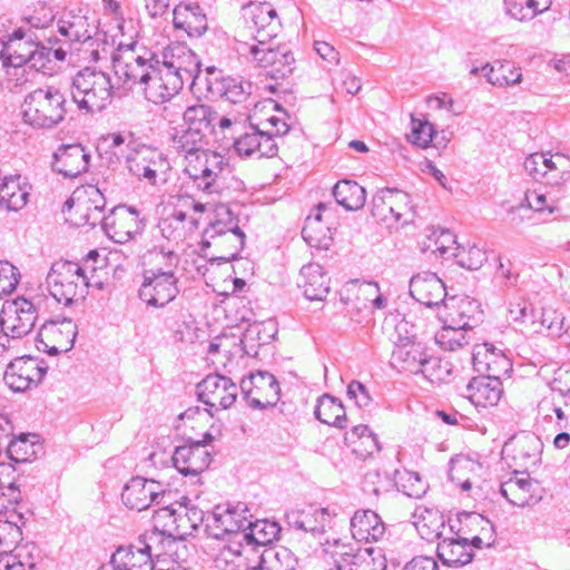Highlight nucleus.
I'll return each mask as SVG.
<instances>
[{
    "label": "nucleus",
    "mask_w": 570,
    "mask_h": 570,
    "mask_svg": "<svg viewBox=\"0 0 570 570\" xmlns=\"http://www.w3.org/2000/svg\"><path fill=\"white\" fill-rule=\"evenodd\" d=\"M58 41L49 38V46H46L30 27H19L6 41L0 42L1 67H11L16 72L26 65L36 70H51L49 65L52 61H65L67 56V50L62 47L55 48Z\"/></svg>",
    "instance_id": "nucleus-1"
},
{
    "label": "nucleus",
    "mask_w": 570,
    "mask_h": 570,
    "mask_svg": "<svg viewBox=\"0 0 570 570\" xmlns=\"http://www.w3.org/2000/svg\"><path fill=\"white\" fill-rule=\"evenodd\" d=\"M165 259V266H151L144 271V281L139 288V298L148 306L164 307L173 302L179 293L177 277L174 269L179 263V257L174 250L157 248L145 255V263L151 264Z\"/></svg>",
    "instance_id": "nucleus-2"
},
{
    "label": "nucleus",
    "mask_w": 570,
    "mask_h": 570,
    "mask_svg": "<svg viewBox=\"0 0 570 570\" xmlns=\"http://www.w3.org/2000/svg\"><path fill=\"white\" fill-rule=\"evenodd\" d=\"M393 365L400 371H407L413 374H423L430 381H442L443 373L450 374L449 364L442 365V361L428 354L422 342L416 335L396 338L392 353Z\"/></svg>",
    "instance_id": "nucleus-3"
},
{
    "label": "nucleus",
    "mask_w": 570,
    "mask_h": 570,
    "mask_svg": "<svg viewBox=\"0 0 570 570\" xmlns=\"http://www.w3.org/2000/svg\"><path fill=\"white\" fill-rule=\"evenodd\" d=\"M66 97L58 88L48 86L28 94L22 104L23 120L35 128L50 129L66 117Z\"/></svg>",
    "instance_id": "nucleus-4"
},
{
    "label": "nucleus",
    "mask_w": 570,
    "mask_h": 570,
    "mask_svg": "<svg viewBox=\"0 0 570 570\" xmlns=\"http://www.w3.org/2000/svg\"><path fill=\"white\" fill-rule=\"evenodd\" d=\"M111 78L95 68H83L72 79L71 96L79 109L87 112L101 111L112 99Z\"/></svg>",
    "instance_id": "nucleus-5"
},
{
    "label": "nucleus",
    "mask_w": 570,
    "mask_h": 570,
    "mask_svg": "<svg viewBox=\"0 0 570 570\" xmlns=\"http://www.w3.org/2000/svg\"><path fill=\"white\" fill-rule=\"evenodd\" d=\"M48 286L58 303L69 306L85 301L89 279L79 264L57 262L48 274Z\"/></svg>",
    "instance_id": "nucleus-6"
},
{
    "label": "nucleus",
    "mask_w": 570,
    "mask_h": 570,
    "mask_svg": "<svg viewBox=\"0 0 570 570\" xmlns=\"http://www.w3.org/2000/svg\"><path fill=\"white\" fill-rule=\"evenodd\" d=\"M37 318V307L23 297L3 304L0 313V347H3V353L12 347L13 342L32 331Z\"/></svg>",
    "instance_id": "nucleus-7"
},
{
    "label": "nucleus",
    "mask_w": 570,
    "mask_h": 570,
    "mask_svg": "<svg viewBox=\"0 0 570 570\" xmlns=\"http://www.w3.org/2000/svg\"><path fill=\"white\" fill-rule=\"evenodd\" d=\"M185 165L184 171L198 189L207 195L222 194L226 187V175L230 174L224 156L205 149Z\"/></svg>",
    "instance_id": "nucleus-8"
},
{
    "label": "nucleus",
    "mask_w": 570,
    "mask_h": 570,
    "mask_svg": "<svg viewBox=\"0 0 570 570\" xmlns=\"http://www.w3.org/2000/svg\"><path fill=\"white\" fill-rule=\"evenodd\" d=\"M161 68L180 81V88L185 83L194 88L205 79L202 77L200 60L189 48L179 43L170 45L164 50Z\"/></svg>",
    "instance_id": "nucleus-9"
},
{
    "label": "nucleus",
    "mask_w": 570,
    "mask_h": 570,
    "mask_svg": "<svg viewBox=\"0 0 570 570\" xmlns=\"http://www.w3.org/2000/svg\"><path fill=\"white\" fill-rule=\"evenodd\" d=\"M198 400L205 404L206 412L214 417L216 412L229 409L236 401L238 386L227 376L208 374L196 385Z\"/></svg>",
    "instance_id": "nucleus-10"
},
{
    "label": "nucleus",
    "mask_w": 570,
    "mask_h": 570,
    "mask_svg": "<svg viewBox=\"0 0 570 570\" xmlns=\"http://www.w3.org/2000/svg\"><path fill=\"white\" fill-rule=\"evenodd\" d=\"M245 512L246 507L243 503L235 507L216 505L213 511L207 512L206 532L215 539H224L226 535L234 534L239 538L242 543V534L249 525Z\"/></svg>",
    "instance_id": "nucleus-11"
},
{
    "label": "nucleus",
    "mask_w": 570,
    "mask_h": 570,
    "mask_svg": "<svg viewBox=\"0 0 570 570\" xmlns=\"http://www.w3.org/2000/svg\"><path fill=\"white\" fill-rule=\"evenodd\" d=\"M244 19L247 28L257 42L255 46H266L281 30V20L275 8L269 2H250L244 7Z\"/></svg>",
    "instance_id": "nucleus-12"
},
{
    "label": "nucleus",
    "mask_w": 570,
    "mask_h": 570,
    "mask_svg": "<svg viewBox=\"0 0 570 570\" xmlns=\"http://www.w3.org/2000/svg\"><path fill=\"white\" fill-rule=\"evenodd\" d=\"M78 333L77 324L70 318L46 322L37 335V348L49 355L69 352Z\"/></svg>",
    "instance_id": "nucleus-13"
},
{
    "label": "nucleus",
    "mask_w": 570,
    "mask_h": 570,
    "mask_svg": "<svg viewBox=\"0 0 570 570\" xmlns=\"http://www.w3.org/2000/svg\"><path fill=\"white\" fill-rule=\"evenodd\" d=\"M244 399L252 409L265 410L277 404L281 387L276 377L269 372L258 371L248 380L242 381Z\"/></svg>",
    "instance_id": "nucleus-14"
},
{
    "label": "nucleus",
    "mask_w": 570,
    "mask_h": 570,
    "mask_svg": "<svg viewBox=\"0 0 570 570\" xmlns=\"http://www.w3.org/2000/svg\"><path fill=\"white\" fill-rule=\"evenodd\" d=\"M48 371L43 361L31 356L18 357L7 365L3 381L13 392H24L37 386Z\"/></svg>",
    "instance_id": "nucleus-15"
},
{
    "label": "nucleus",
    "mask_w": 570,
    "mask_h": 570,
    "mask_svg": "<svg viewBox=\"0 0 570 570\" xmlns=\"http://www.w3.org/2000/svg\"><path fill=\"white\" fill-rule=\"evenodd\" d=\"M166 494L167 492L163 489L161 483L153 479L134 476L124 487L121 500L130 510L142 511L153 503L165 502Z\"/></svg>",
    "instance_id": "nucleus-16"
},
{
    "label": "nucleus",
    "mask_w": 570,
    "mask_h": 570,
    "mask_svg": "<svg viewBox=\"0 0 570 570\" xmlns=\"http://www.w3.org/2000/svg\"><path fill=\"white\" fill-rule=\"evenodd\" d=\"M542 448L543 444L538 435L523 432L513 435L504 443L502 454L511 458L515 466L527 471L540 462Z\"/></svg>",
    "instance_id": "nucleus-17"
},
{
    "label": "nucleus",
    "mask_w": 570,
    "mask_h": 570,
    "mask_svg": "<svg viewBox=\"0 0 570 570\" xmlns=\"http://www.w3.org/2000/svg\"><path fill=\"white\" fill-rule=\"evenodd\" d=\"M409 203V194L397 189L384 188L373 196L371 214L377 222L392 227L401 220Z\"/></svg>",
    "instance_id": "nucleus-18"
},
{
    "label": "nucleus",
    "mask_w": 570,
    "mask_h": 570,
    "mask_svg": "<svg viewBox=\"0 0 570 570\" xmlns=\"http://www.w3.org/2000/svg\"><path fill=\"white\" fill-rule=\"evenodd\" d=\"M480 304L470 297H449L441 311H438V317L443 324L459 326L472 331L481 318Z\"/></svg>",
    "instance_id": "nucleus-19"
},
{
    "label": "nucleus",
    "mask_w": 570,
    "mask_h": 570,
    "mask_svg": "<svg viewBox=\"0 0 570 570\" xmlns=\"http://www.w3.org/2000/svg\"><path fill=\"white\" fill-rule=\"evenodd\" d=\"M249 55L258 66L269 68L268 73L274 79H285L295 69V59L286 47L250 46Z\"/></svg>",
    "instance_id": "nucleus-20"
},
{
    "label": "nucleus",
    "mask_w": 570,
    "mask_h": 570,
    "mask_svg": "<svg viewBox=\"0 0 570 570\" xmlns=\"http://www.w3.org/2000/svg\"><path fill=\"white\" fill-rule=\"evenodd\" d=\"M126 164L134 176L146 179L151 185L156 184L158 174L168 167L163 154L149 147L131 150L126 155Z\"/></svg>",
    "instance_id": "nucleus-21"
},
{
    "label": "nucleus",
    "mask_w": 570,
    "mask_h": 570,
    "mask_svg": "<svg viewBox=\"0 0 570 570\" xmlns=\"http://www.w3.org/2000/svg\"><path fill=\"white\" fill-rule=\"evenodd\" d=\"M410 294L419 303L428 307H438L441 311L446 297L443 281L432 272L419 273L410 279Z\"/></svg>",
    "instance_id": "nucleus-22"
},
{
    "label": "nucleus",
    "mask_w": 570,
    "mask_h": 570,
    "mask_svg": "<svg viewBox=\"0 0 570 570\" xmlns=\"http://www.w3.org/2000/svg\"><path fill=\"white\" fill-rule=\"evenodd\" d=\"M249 132L230 137V145L240 157H250L256 155L258 158H272L278 153V144L272 138L271 132H264L256 127H252Z\"/></svg>",
    "instance_id": "nucleus-23"
},
{
    "label": "nucleus",
    "mask_w": 570,
    "mask_h": 570,
    "mask_svg": "<svg viewBox=\"0 0 570 570\" xmlns=\"http://www.w3.org/2000/svg\"><path fill=\"white\" fill-rule=\"evenodd\" d=\"M171 459L179 473L196 476L209 466L210 453L203 441L177 446Z\"/></svg>",
    "instance_id": "nucleus-24"
},
{
    "label": "nucleus",
    "mask_w": 570,
    "mask_h": 570,
    "mask_svg": "<svg viewBox=\"0 0 570 570\" xmlns=\"http://www.w3.org/2000/svg\"><path fill=\"white\" fill-rule=\"evenodd\" d=\"M90 154L82 145H61L53 154L52 169L63 177L76 178L88 170Z\"/></svg>",
    "instance_id": "nucleus-25"
},
{
    "label": "nucleus",
    "mask_w": 570,
    "mask_h": 570,
    "mask_svg": "<svg viewBox=\"0 0 570 570\" xmlns=\"http://www.w3.org/2000/svg\"><path fill=\"white\" fill-rule=\"evenodd\" d=\"M537 483L530 480L527 471L514 470L512 475L501 481L500 493L514 507H528L534 504L539 498L534 494Z\"/></svg>",
    "instance_id": "nucleus-26"
},
{
    "label": "nucleus",
    "mask_w": 570,
    "mask_h": 570,
    "mask_svg": "<svg viewBox=\"0 0 570 570\" xmlns=\"http://www.w3.org/2000/svg\"><path fill=\"white\" fill-rule=\"evenodd\" d=\"M140 230L141 220L138 212L132 207L114 212L109 220H105V233L115 243L125 244L134 239Z\"/></svg>",
    "instance_id": "nucleus-27"
},
{
    "label": "nucleus",
    "mask_w": 570,
    "mask_h": 570,
    "mask_svg": "<svg viewBox=\"0 0 570 570\" xmlns=\"http://www.w3.org/2000/svg\"><path fill=\"white\" fill-rule=\"evenodd\" d=\"M335 515L328 508L309 507L307 510L291 512L287 520L293 528L317 535L333 528Z\"/></svg>",
    "instance_id": "nucleus-28"
},
{
    "label": "nucleus",
    "mask_w": 570,
    "mask_h": 570,
    "mask_svg": "<svg viewBox=\"0 0 570 570\" xmlns=\"http://www.w3.org/2000/svg\"><path fill=\"white\" fill-rule=\"evenodd\" d=\"M474 368L484 375L500 379L511 371L512 364L502 351L490 343L478 344L472 353Z\"/></svg>",
    "instance_id": "nucleus-29"
},
{
    "label": "nucleus",
    "mask_w": 570,
    "mask_h": 570,
    "mask_svg": "<svg viewBox=\"0 0 570 570\" xmlns=\"http://www.w3.org/2000/svg\"><path fill=\"white\" fill-rule=\"evenodd\" d=\"M175 29L185 31L188 37L199 38L208 29L207 16L196 2H180L173 10Z\"/></svg>",
    "instance_id": "nucleus-30"
},
{
    "label": "nucleus",
    "mask_w": 570,
    "mask_h": 570,
    "mask_svg": "<svg viewBox=\"0 0 570 570\" xmlns=\"http://www.w3.org/2000/svg\"><path fill=\"white\" fill-rule=\"evenodd\" d=\"M207 95L212 99L223 98L232 104H240L252 92L253 85L249 81L233 77H206L204 79Z\"/></svg>",
    "instance_id": "nucleus-31"
},
{
    "label": "nucleus",
    "mask_w": 570,
    "mask_h": 570,
    "mask_svg": "<svg viewBox=\"0 0 570 570\" xmlns=\"http://www.w3.org/2000/svg\"><path fill=\"white\" fill-rule=\"evenodd\" d=\"M466 397L476 406H494L503 394V386L500 379L493 375H480L470 380L466 385Z\"/></svg>",
    "instance_id": "nucleus-32"
},
{
    "label": "nucleus",
    "mask_w": 570,
    "mask_h": 570,
    "mask_svg": "<svg viewBox=\"0 0 570 570\" xmlns=\"http://www.w3.org/2000/svg\"><path fill=\"white\" fill-rule=\"evenodd\" d=\"M96 30L97 26L89 21L82 9L67 11L58 21L59 33L69 42H86Z\"/></svg>",
    "instance_id": "nucleus-33"
},
{
    "label": "nucleus",
    "mask_w": 570,
    "mask_h": 570,
    "mask_svg": "<svg viewBox=\"0 0 570 570\" xmlns=\"http://www.w3.org/2000/svg\"><path fill=\"white\" fill-rule=\"evenodd\" d=\"M154 563L140 538L128 547H119L110 560L114 570H153Z\"/></svg>",
    "instance_id": "nucleus-34"
},
{
    "label": "nucleus",
    "mask_w": 570,
    "mask_h": 570,
    "mask_svg": "<svg viewBox=\"0 0 570 570\" xmlns=\"http://www.w3.org/2000/svg\"><path fill=\"white\" fill-rule=\"evenodd\" d=\"M140 88L146 99L155 105L169 100L181 89L180 81L160 67L155 69L148 82H145Z\"/></svg>",
    "instance_id": "nucleus-35"
},
{
    "label": "nucleus",
    "mask_w": 570,
    "mask_h": 570,
    "mask_svg": "<svg viewBox=\"0 0 570 570\" xmlns=\"http://www.w3.org/2000/svg\"><path fill=\"white\" fill-rule=\"evenodd\" d=\"M158 63L159 61L154 59V55L150 58L137 56L131 61L116 65L115 72L119 79H122L125 86L132 88L138 85L141 87L145 82H148Z\"/></svg>",
    "instance_id": "nucleus-36"
},
{
    "label": "nucleus",
    "mask_w": 570,
    "mask_h": 570,
    "mask_svg": "<svg viewBox=\"0 0 570 570\" xmlns=\"http://www.w3.org/2000/svg\"><path fill=\"white\" fill-rule=\"evenodd\" d=\"M438 558L441 562L451 568H461L469 564L474 553L469 548V538H444L438 543Z\"/></svg>",
    "instance_id": "nucleus-37"
},
{
    "label": "nucleus",
    "mask_w": 570,
    "mask_h": 570,
    "mask_svg": "<svg viewBox=\"0 0 570 570\" xmlns=\"http://www.w3.org/2000/svg\"><path fill=\"white\" fill-rule=\"evenodd\" d=\"M385 524L372 510L356 511L351 518V532L356 541H379L385 534Z\"/></svg>",
    "instance_id": "nucleus-38"
},
{
    "label": "nucleus",
    "mask_w": 570,
    "mask_h": 570,
    "mask_svg": "<svg viewBox=\"0 0 570 570\" xmlns=\"http://www.w3.org/2000/svg\"><path fill=\"white\" fill-rule=\"evenodd\" d=\"M158 228L164 238L179 243L198 228V220L180 209H174L170 215L159 220Z\"/></svg>",
    "instance_id": "nucleus-39"
},
{
    "label": "nucleus",
    "mask_w": 570,
    "mask_h": 570,
    "mask_svg": "<svg viewBox=\"0 0 570 570\" xmlns=\"http://www.w3.org/2000/svg\"><path fill=\"white\" fill-rule=\"evenodd\" d=\"M298 286L309 301H323L330 292V282L320 264L311 263L301 268Z\"/></svg>",
    "instance_id": "nucleus-40"
},
{
    "label": "nucleus",
    "mask_w": 570,
    "mask_h": 570,
    "mask_svg": "<svg viewBox=\"0 0 570 570\" xmlns=\"http://www.w3.org/2000/svg\"><path fill=\"white\" fill-rule=\"evenodd\" d=\"M238 219L230 208L225 204H218L215 207V217L210 220L208 227L203 233L200 249L205 250L212 246V239L224 235L227 232L238 230Z\"/></svg>",
    "instance_id": "nucleus-41"
},
{
    "label": "nucleus",
    "mask_w": 570,
    "mask_h": 570,
    "mask_svg": "<svg viewBox=\"0 0 570 570\" xmlns=\"http://www.w3.org/2000/svg\"><path fill=\"white\" fill-rule=\"evenodd\" d=\"M19 475L11 463H0V513L14 509L21 500Z\"/></svg>",
    "instance_id": "nucleus-42"
},
{
    "label": "nucleus",
    "mask_w": 570,
    "mask_h": 570,
    "mask_svg": "<svg viewBox=\"0 0 570 570\" xmlns=\"http://www.w3.org/2000/svg\"><path fill=\"white\" fill-rule=\"evenodd\" d=\"M277 328L272 320L249 324L240 340L244 352L247 355H256L258 347L269 344L275 338Z\"/></svg>",
    "instance_id": "nucleus-43"
},
{
    "label": "nucleus",
    "mask_w": 570,
    "mask_h": 570,
    "mask_svg": "<svg viewBox=\"0 0 570 570\" xmlns=\"http://www.w3.org/2000/svg\"><path fill=\"white\" fill-rule=\"evenodd\" d=\"M29 187L20 183V177L4 178L0 184V206L7 210L18 212L22 209L29 200Z\"/></svg>",
    "instance_id": "nucleus-44"
},
{
    "label": "nucleus",
    "mask_w": 570,
    "mask_h": 570,
    "mask_svg": "<svg viewBox=\"0 0 570 570\" xmlns=\"http://www.w3.org/2000/svg\"><path fill=\"white\" fill-rule=\"evenodd\" d=\"M314 414L324 424L338 429L346 426L347 417L343 403L330 394H323L317 400Z\"/></svg>",
    "instance_id": "nucleus-45"
},
{
    "label": "nucleus",
    "mask_w": 570,
    "mask_h": 570,
    "mask_svg": "<svg viewBox=\"0 0 570 570\" xmlns=\"http://www.w3.org/2000/svg\"><path fill=\"white\" fill-rule=\"evenodd\" d=\"M217 119V111L207 105L189 106L184 112V121L187 125V128L197 130L203 135L212 132L218 137L216 128Z\"/></svg>",
    "instance_id": "nucleus-46"
},
{
    "label": "nucleus",
    "mask_w": 570,
    "mask_h": 570,
    "mask_svg": "<svg viewBox=\"0 0 570 570\" xmlns=\"http://www.w3.org/2000/svg\"><path fill=\"white\" fill-rule=\"evenodd\" d=\"M462 525L483 527L482 535L472 533L469 539V548H491L495 543V529L492 522L476 512H463L459 515Z\"/></svg>",
    "instance_id": "nucleus-47"
},
{
    "label": "nucleus",
    "mask_w": 570,
    "mask_h": 570,
    "mask_svg": "<svg viewBox=\"0 0 570 570\" xmlns=\"http://www.w3.org/2000/svg\"><path fill=\"white\" fill-rule=\"evenodd\" d=\"M139 538L144 549L148 551L154 562L159 561L163 556L176 553V548L180 541L178 535L151 530L146 531Z\"/></svg>",
    "instance_id": "nucleus-48"
},
{
    "label": "nucleus",
    "mask_w": 570,
    "mask_h": 570,
    "mask_svg": "<svg viewBox=\"0 0 570 570\" xmlns=\"http://www.w3.org/2000/svg\"><path fill=\"white\" fill-rule=\"evenodd\" d=\"M333 196L338 205L346 210H358L366 202V191L364 187L356 181L343 179L333 187Z\"/></svg>",
    "instance_id": "nucleus-49"
},
{
    "label": "nucleus",
    "mask_w": 570,
    "mask_h": 570,
    "mask_svg": "<svg viewBox=\"0 0 570 570\" xmlns=\"http://www.w3.org/2000/svg\"><path fill=\"white\" fill-rule=\"evenodd\" d=\"M206 135L193 129H185L173 138V148L184 157L186 164L193 163V158L199 156L204 149Z\"/></svg>",
    "instance_id": "nucleus-50"
},
{
    "label": "nucleus",
    "mask_w": 570,
    "mask_h": 570,
    "mask_svg": "<svg viewBox=\"0 0 570 570\" xmlns=\"http://www.w3.org/2000/svg\"><path fill=\"white\" fill-rule=\"evenodd\" d=\"M487 80L498 87L517 85L522 79L519 68L509 61H495L494 65L487 63L482 67Z\"/></svg>",
    "instance_id": "nucleus-51"
},
{
    "label": "nucleus",
    "mask_w": 570,
    "mask_h": 570,
    "mask_svg": "<svg viewBox=\"0 0 570 570\" xmlns=\"http://www.w3.org/2000/svg\"><path fill=\"white\" fill-rule=\"evenodd\" d=\"M259 561L265 570H294L297 558L286 547H268L259 556Z\"/></svg>",
    "instance_id": "nucleus-52"
},
{
    "label": "nucleus",
    "mask_w": 570,
    "mask_h": 570,
    "mask_svg": "<svg viewBox=\"0 0 570 570\" xmlns=\"http://www.w3.org/2000/svg\"><path fill=\"white\" fill-rule=\"evenodd\" d=\"M183 511H177V530L175 535L179 537V540H184L187 535H190L200 524L207 523V512L194 504H185L180 507Z\"/></svg>",
    "instance_id": "nucleus-53"
},
{
    "label": "nucleus",
    "mask_w": 570,
    "mask_h": 570,
    "mask_svg": "<svg viewBox=\"0 0 570 570\" xmlns=\"http://www.w3.org/2000/svg\"><path fill=\"white\" fill-rule=\"evenodd\" d=\"M281 528L275 522L266 520L249 521L248 528L242 534V541L247 546H266L271 543L278 534Z\"/></svg>",
    "instance_id": "nucleus-54"
},
{
    "label": "nucleus",
    "mask_w": 570,
    "mask_h": 570,
    "mask_svg": "<svg viewBox=\"0 0 570 570\" xmlns=\"http://www.w3.org/2000/svg\"><path fill=\"white\" fill-rule=\"evenodd\" d=\"M547 167L542 181L550 186H561L570 180V158L563 154L547 156Z\"/></svg>",
    "instance_id": "nucleus-55"
},
{
    "label": "nucleus",
    "mask_w": 570,
    "mask_h": 570,
    "mask_svg": "<svg viewBox=\"0 0 570 570\" xmlns=\"http://www.w3.org/2000/svg\"><path fill=\"white\" fill-rule=\"evenodd\" d=\"M505 12L518 21H528L547 10L549 0H504Z\"/></svg>",
    "instance_id": "nucleus-56"
},
{
    "label": "nucleus",
    "mask_w": 570,
    "mask_h": 570,
    "mask_svg": "<svg viewBox=\"0 0 570 570\" xmlns=\"http://www.w3.org/2000/svg\"><path fill=\"white\" fill-rule=\"evenodd\" d=\"M470 330L454 326L448 322L443 324L442 328L435 334L436 344L445 351H456L470 344L471 337Z\"/></svg>",
    "instance_id": "nucleus-57"
},
{
    "label": "nucleus",
    "mask_w": 570,
    "mask_h": 570,
    "mask_svg": "<svg viewBox=\"0 0 570 570\" xmlns=\"http://www.w3.org/2000/svg\"><path fill=\"white\" fill-rule=\"evenodd\" d=\"M30 438H38L36 434H21L19 438L8 440L4 448L11 461L17 463L30 462L37 454V442Z\"/></svg>",
    "instance_id": "nucleus-58"
},
{
    "label": "nucleus",
    "mask_w": 570,
    "mask_h": 570,
    "mask_svg": "<svg viewBox=\"0 0 570 570\" xmlns=\"http://www.w3.org/2000/svg\"><path fill=\"white\" fill-rule=\"evenodd\" d=\"M348 568L351 570H385L386 560L380 549L357 548Z\"/></svg>",
    "instance_id": "nucleus-59"
},
{
    "label": "nucleus",
    "mask_w": 570,
    "mask_h": 570,
    "mask_svg": "<svg viewBox=\"0 0 570 570\" xmlns=\"http://www.w3.org/2000/svg\"><path fill=\"white\" fill-rule=\"evenodd\" d=\"M85 194L90 197L91 205H94V214L83 213L80 216L78 225L95 227L98 224L102 225L105 229V220H109V216H105L104 210L106 206V199L101 191L96 186H88L85 189Z\"/></svg>",
    "instance_id": "nucleus-60"
},
{
    "label": "nucleus",
    "mask_w": 570,
    "mask_h": 570,
    "mask_svg": "<svg viewBox=\"0 0 570 570\" xmlns=\"http://www.w3.org/2000/svg\"><path fill=\"white\" fill-rule=\"evenodd\" d=\"M552 337H560L564 332V316L552 307H543L537 318L533 333H543Z\"/></svg>",
    "instance_id": "nucleus-61"
},
{
    "label": "nucleus",
    "mask_w": 570,
    "mask_h": 570,
    "mask_svg": "<svg viewBox=\"0 0 570 570\" xmlns=\"http://www.w3.org/2000/svg\"><path fill=\"white\" fill-rule=\"evenodd\" d=\"M212 244L226 252L219 257V259L230 262L236 259L238 253L243 249L245 245V234L242 229L229 233L227 232L226 234L212 239Z\"/></svg>",
    "instance_id": "nucleus-62"
},
{
    "label": "nucleus",
    "mask_w": 570,
    "mask_h": 570,
    "mask_svg": "<svg viewBox=\"0 0 570 570\" xmlns=\"http://www.w3.org/2000/svg\"><path fill=\"white\" fill-rule=\"evenodd\" d=\"M396 484L401 491L410 498L420 499L428 491V484L422 480L417 472L413 471H404L403 473H400Z\"/></svg>",
    "instance_id": "nucleus-63"
},
{
    "label": "nucleus",
    "mask_w": 570,
    "mask_h": 570,
    "mask_svg": "<svg viewBox=\"0 0 570 570\" xmlns=\"http://www.w3.org/2000/svg\"><path fill=\"white\" fill-rule=\"evenodd\" d=\"M321 544L324 547V552L331 556L335 564H340V561L350 563L358 548L353 543H346L335 538L332 541L327 539Z\"/></svg>",
    "instance_id": "nucleus-64"
}]
</instances>
